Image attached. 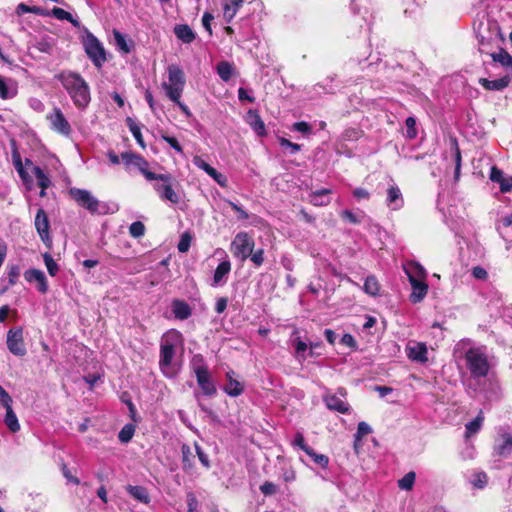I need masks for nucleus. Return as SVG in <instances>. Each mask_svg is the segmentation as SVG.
Returning <instances> with one entry per match:
<instances>
[{
    "mask_svg": "<svg viewBox=\"0 0 512 512\" xmlns=\"http://www.w3.org/2000/svg\"><path fill=\"white\" fill-rule=\"evenodd\" d=\"M6 409V415L4 417V423L8 427V429L16 433L20 430V424L18 422V418L15 414V412L12 409V405L5 407Z\"/></svg>",
    "mask_w": 512,
    "mask_h": 512,
    "instance_id": "30",
    "label": "nucleus"
},
{
    "mask_svg": "<svg viewBox=\"0 0 512 512\" xmlns=\"http://www.w3.org/2000/svg\"><path fill=\"white\" fill-rule=\"evenodd\" d=\"M13 164H14L15 169L17 170L19 176L23 180H26L27 173L25 172V170L23 168L22 161H21L20 155L18 153L13 154Z\"/></svg>",
    "mask_w": 512,
    "mask_h": 512,
    "instance_id": "50",
    "label": "nucleus"
},
{
    "mask_svg": "<svg viewBox=\"0 0 512 512\" xmlns=\"http://www.w3.org/2000/svg\"><path fill=\"white\" fill-rule=\"evenodd\" d=\"M35 228L39 234L41 240L46 244L50 245L52 240L50 236V221L47 213L43 208H39L35 216Z\"/></svg>",
    "mask_w": 512,
    "mask_h": 512,
    "instance_id": "13",
    "label": "nucleus"
},
{
    "mask_svg": "<svg viewBox=\"0 0 512 512\" xmlns=\"http://www.w3.org/2000/svg\"><path fill=\"white\" fill-rule=\"evenodd\" d=\"M43 260L47 268L48 273L51 276H55L59 270L57 263L49 253L43 254Z\"/></svg>",
    "mask_w": 512,
    "mask_h": 512,
    "instance_id": "46",
    "label": "nucleus"
},
{
    "mask_svg": "<svg viewBox=\"0 0 512 512\" xmlns=\"http://www.w3.org/2000/svg\"><path fill=\"white\" fill-rule=\"evenodd\" d=\"M364 291L371 295L376 296L379 292V283L374 276H368L364 282Z\"/></svg>",
    "mask_w": 512,
    "mask_h": 512,
    "instance_id": "39",
    "label": "nucleus"
},
{
    "mask_svg": "<svg viewBox=\"0 0 512 512\" xmlns=\"http://www.w3.org/2000/svg\"><path fill=\"white\" fill-rule=\"evenodd\" d=\"M133 165L139 169V171L148 181H153L154 179H163L162 177H156L157 173L148 170V162L140 155L135 158Z\"/></svg>",
    "mask_w": 512,
    "mask_h": 512,
    "instance_id": "31",
    "label": "nucleus"
},
{
    "mask_svg": "<svg viewBox=\"0 0 512 512\" xmlns=\"http://www.w3.org/2000/svg\"><path fill=\"white\" fill-rule=\"evenodd\" d=\"M163 140L167 142L173 149H175L177 152L182 153V147L179 144L178 140L171 136H163Z\"/></svg>",
    "mask_w": 512,
    "mask_h": 512,
    "instance_id": "63",
    "label": "nucleus"
},
{
    "mask_svg": "<svg viewBox=\"0 0 512 512\" xmlns=\"http://www.w3.org/2000/svg\"><path fill=\"white\" fill-rule=\"evenodd\" d=\"M512 455V434L507 431L499 432L493 446V456L505 459Z\"/></svg>",
    "mask_w": 512,
    "mask_h": 512,
    "instance_id": "11",
    "label": "nucleus"
},
{
    "mask_svg": "<svg viewBox=\"0 0 512 512\" xmlns=\"http://www.w3.org/2000/svg\"><path fill=\"white\" fill-rule=\"evenodd\" d=\"M7 270L8 284L9 286H14L17 283L18 278L21 274V268L18 265H9L7 267Z\"/></svg>",
    "mask_w": 512,
    "mask_h": 512,
    "instance_id": "44",
    "label": "nucleus"
},
{
    "mask_svg": "<svg viewBox=\"0 0 512 512\" xmlns=\"http://www.w3.org/2000/svg\"><path fill=\"white\" fill-rule=\"evenodd\" d=\"M126 490L135 500L144 504H148L150 502V497L145 487L128 485Z\"/></svg>",
    "mask_w": 512,
    "mask_h": 512,
    "instance_id": "27",
    "label": "nucleus"
},
{
    "mask_svg": "<svg viewBox=\"0 0 512 512\" xmlns=\"http://www.w3.org/2000/svg\"><path fill=\"white\" fill-rule=\"evenodd\" d=\"M406 127H407V137L409 139H413L417 135L416 131V120L413 117H408L405 121Z\"/></svg>",
    "mask_w": 512,
    "mask_h": 512,
    "instance_id": "52",
    "label": "nucleus"
},
{
    "mask_svg": "<svg viewBox=\"0 0 512 512\" xmlns=\"http://www.w3.org/2000/svg\"><path fill=\"white\" fill-rule=\"evenodd\" d=\"M479 83L487 90L500 91L509 85L510 78L508 76H504L496 80L480 78Z\"/></svg>",
    "mask_w": 512,
    "mask_h": 512,
    "instance_id": "24",
    "label": "nucleus"
},
{
    "mask_svg": "<svg viewBox=\"0 0 512 512\" xmlns=\"http://www.w3.org/2000/svg\"><path fill=\"white\" fill-rule=\"evenodd\" d=\"M135 432V427L132 424H126L118 434V438L122 443H128Z\"/></svg>",
    "mask_w": 512,
    "mask_h": 512,
    "instance_id": "43",
    "label": "nucleus"
},
{
    "mask_svg": "<svg viewBox=\"0 0 512 512\" xmlns=\"http://www.w3.org/2000/svg\"><path fill=\"white\" fill-rule=\"evenodd\" d=\"M114 39L116 42L117 47L123 51L124 53H128L130 51V48L128 46V43L125 39V37L118 31H114Z\"/></svg>",
    "mask_w": 512,
    "mask_h": 512,
    "instance_id": "49",
    "label": "nucleus"
},
{
    "mask_svg": "<svg viewBox=\"0 0 512 512\" xmlns=\"http://www.w3.org/2000/svg\"><path fill=\"white\" fill-rule=\"evenodd\" d=\"M191 366L196 375L197 383L203 393L207 396L214 395L216 393V388L210 379L208 368L204 363L202 355H194L191 360Z\"/></svg>",
    "mask_w": 512,
    "mask_h": 512,
    "instance_id": "5",
    "label": "nucleus"
},
{
    "mask_svg": "<svg viewBox=\"0 0 512 512\" xmlns=\"http://www.w3.org/2000/svg\"><path fill=\"white\" fill-rule=\"evenodd\" d=\"M371 432H372V429L368 423H366V422L358 423L357 433H356L357 438H361L365 435L370 434Z\"/></svg>",
    "mask_w": 512,
    "mask_h": 512,
    "instance_id": "57",
    "label": "nucleus"
},
{
    "mask_svg": "<svg viewBox=\"0 0 512 512\" xmlns=\"http://www.w3.org/2000/svg\"><path fill=\"white\" fill-rule=\"evenodd\" d=\"M18 93L17 82L13 79H5L0 75V98L3 100L12 99Z\"/></svg>",
    "mask_w": 512,
    "mask_h": 512,
    "instance_id": "20",
    "label": "nucleus"
},
{
    "mask_svg": "<svg viewBox=\"0 0 512 512\" xmlns=\"http://www.w3.org/2000/svg\"><path fill=\"white\" fill-rule=\"evenodd\" d=\"M182 342V334L175 329L167 331L161 338L159 367L166 377H174L177 373L173 359L175 357L176 348L181 346Z\"/></svg>",
    "mask_w": 512,
    "mask_h": 512,
    "instance_id": "3",
    "label": "nucleus"
},
{
    "mask_svg": "<svg viewBox=\"0 0 512 512\" xmlns=\"http://www.w3.org/2000/svg\"><path fill=\"white\" fill-rule=\"evenodd\" d=\"M293 445L299 447L301 450H303L305 453L311 448L305 443L304 436L302 433L298 432L295 435Z\"/></svg>",
    "mask_w": 512,
    "mask_h": 512,
    "instance_id": "55",
    "label": "nucleus"
},
{
    "mask_svg": "<svg viewBox=\"0 0 512 512\" xmlns=\"http://www.w3.org/2000/svg\"><path fill=\"white\" fill-rule=\"evenodd\" d=\"M345 397L346 390L339 388L336 393H326L323 396V401L328 409L345 414L349 410V404L344 400Z\"/></svg>",
    "mask_w": 512,
    "mask_h": 512,
    "instance_id": "10",
    "label": "nucleus"
},
{
    "mask_svg": "<svg viewBox=\"0 0 512 512\" xmlns=\"http://www.w3.org/2000/svg\"><path fill=\"white\" fill-rule=\"evenodd\" d=\"M329 193H330V190H328V189H322V190L316 191V192L312 193L310 202L315 206L327 205L330 202L329 197H328Z\"/></svg>",
    "mask_w": 512,
    "mask_h": 512,
    "instance_id": "34",
    "label": "nucleus"
},
{
    "mask_svg": "<svg viewBox=\"0 0 512 512\" xmlns=\"http://www.w3.org/2000/svg\"><path fill=\"white\" fill-rule=\"evenodd\" d=\"M172 310L177 319L185 320L191 316L190 306L181 300H174L172 303Z\"/></svg>",
    "mask_w": 512,
    "mask_h": 512,
    "instance_id": "26",
    "label": "nucleus"
},
{
    "mask_svg": "<svg viewBox=\"0 0 512 512\" xmlns=\"http://www.w3.org/2000/svg\"><path fill=\"white\" fill-rule=\"evenodd\" d=\"M70 196L77 202V204L91 213H104L102 209L105 205H102L100 201L95 198L90 191L79 188H71L69 190Z\"/></svg>",
    "mask_w": 512,
    "mask_h": 512,
    "instance_id": "7",
    "label": "nucleus"
},
{
    "mask_svg": "<svg viewBox=\"0 0 512 512\" xmlns=\"http://www.w3.org/2000/svg\"><path fill=\"white\" fill-rule=\"evenodd\" d=\"M406 354L413 362L426 363L428 361V349L424 342H408L406 345Z\"/></svg>",
    "mask_w": 512,
    "mask_h": 512,
    "instance_id": "14",
    "label": "nucleus"
},
{
    "mask_svg": "<svg viewBox=\"0 0 512 512\" xmlns=\"http://www.w3.org/2000/svg\"><path fill=\"white\" fill-rule=\"evenodd\" d=\"M32 172L37 179L38 185L43 188V190H46L51 184L49 177L39 166H33Z\"/></svg>",
    "mask_w": 512,
    "mask_h": 512,
    "instance_id": "36",
    "label": "nucleus"
},
{
    "mask_svg": "<svg viewBox=\"0 0 512 512\" xmlns=\"http://www.w3.org/2000/svg\"><path fill=\"white\" fill-rule=\"evenodd\" d=\"M227 304H228V299L225 298V297H221L217 300L216 302V305H215V311L218 313V314H221L223 313L226 308H227Z\"/></svg>",
    "mask_w": 512,
    "mask_h": 512,
    "instance_id": "64",
    "label": "nucleus"
},
{
    "mask_svg": "<svg viewBox=\"0 0 512 512\" xmlns=\"http://www.w3.org/2000/svg\"><path fill=\"white\" fill-rule=\"evenodd\" d=\"M410 284L412 286L410 301L414 304L421 302L428 292L427 283L425 282V280H413L410 282Z\"/></svg>",
    "mask_w": 512,
    "mask_h": 512,
    "instance_id": "21",
    "label": "nucleus"
},
{
    "mask_svg": "<svg viewBox=\"0 0 512 512\" xmlns=\"http://www.w3.org/2000/svg\"><path fill=\"white\" fill-rule=\"evenodd\" d=\"M61 470H62V473H63V476L66 478V480L68 482H71L75 485H79L80 484V480L73 476L70 469L67 467L66 464H63L62 467H61Z\"/></svg>",
    "mask_w": 512,
    "mask_h": 512,
    "instance_id": "58",
    "label": "nucleus"
},
{
    "mask_svg": "<svg viewBox=\"0 0 512 512\" xmlns=\"http://www.w3.org/2000/svg\"><path fill=\"white\" fill-rule=\"evenodd\" d=\"M156 177L163 178L153 180V188L158 193L159 197L162 200L171 202L172 204H178L180 197L172 188V176L170 174H157Z\"/></svg>",
    "mask_w": 512,
    "mask_h": 512,
    "instance_id": "8",
    "label": "nucleus"
},
{
    "mask_svg": "<svg viewBox=\"0 0 512 512\" xmlns=\"http://www.w3.org/2000/svg\"><path fill=\"white\" fill-rule=\"evenodd\" d=\"M174 33L177 38L187 44L193 42L195 39V33L188 25H176Z\"/></svg>",
    "mask_w": 512,
    "mask_h": 512,
    "instance_id": "29",
    "label": "nucleus"
},
{
    "mask_svg": "<svg viewBox=\"0 0 512 512\" xmlns=\"http://www.w3.org/2000/svg\"><path fill=\"white\" fill-rule=\"evenodd\" d=\"M187 506L188 512H198V500L196 496L191 492L187 494Z\"/></svg>",
    "mask_w": 512,
    "mask_h": 512,
    "instance_id": "59",
    "label": "nucleus"
},
{
    "mask_svg": "<svg viewBox=\"0 0 512 512\" xmlns=\"http://www.w3.org/2000/svg\"><path fill=\"white\" fill-rule=\"evenodd\" d=\"M279 144L283 148H289L291 154H295L298 151H300V149H301V146L299 144L293 143V142H291L288 139L283 138V137L279 138Z\"/></svg>",
    "mask_w": 512,
    "mask_h": 512,
    "instance_id": "53",
    "label": "nucleus"
},
{
    "mask_svg": "<svg viewBox=\"0 0 512 512\" xmlns=\"http://www.w3.org/2000/svg\"><path fill=\"white\" fill-rule=\"evenodd\" d=\"M181 453L183 469H191L193 466L192 460L194 458L191 448L187 444H183L181 447Z\"/></svg>",
    "mask_w": 512,
    "mask_h": 512,
    "instance_id": "38",
    "label": "nucleus"
},
{
    "mask_svg": "<svg viewBox=\"0 0 512 512\" xmlns=\"http://www.w3.org/2000/svg\"><path fill=\"white\" fill-rule=\"evenodd\" d=\"M195 451L201 464L207 469L210 468V461L208 455L202 450L200 445H198L197 443H195Z\"/></svg>",
    "mask_w": 512,
    "mask_h": 512,
    "instance_id": "54",
    "label": "nucleus"
},
{
    "mask_svg": "<svg viewBox=\"0 0 512 512\" xmlns=\"http://www.w3.org/2000/svg\"><path fill=\"white\" fill-rule=\"evenodd\" d=\"M73 104L80 110H85L91 102L90 87L85 79L73 71H62L56 75Z\"/></svg>",
    "mask_w": 512,
    "mask_h": 512,
    "instance_id": "1",
    "label": "nucleus"
},
{
    "mask_svg": "<svg viewBox=\"0 0 512 512\" xmlns=\"http://www.w3.org/2000/svg\"><path fill=\"white\" fill-rule=\"evenodd\" d=\"M191 241H192V236L189 232H184L181 237H180V241L178 243V251L180 253H186L189 248H190V245H191Z\"/></svg>",
    "mask_w": 512,
    "mask_h": 512,
    "instance_id": "47",
    "label": "nucleus"
},
{
    "mask_svg": "<svg viewBox=\"0 0 512 512\" xmlns=\"http://www.w3.org/2000/svg\"><path fill=\"white\" fill-rule=\"evenodd\" d=\"M250 259L257 267L261 266L264 262V250L258 249L257 251L252 252Z\"/></svg>",
    "mask_w": 512,
    "mask_h": 512,
    "instance_id": "56",
    "label": "nucleus"
},
{
    "mask_svg": "<svg viewBox=\"0 0 512 512\" xmlns=\"http://www.w3.org/2000/svg\"><path fill=\"white\" fill-rule=\"evenodd\" d=\"M416 474L408 472L399 481L398 486L402 490H411L415 482Z\"/></svg>",
    "mask_w": 512,
    "mask_h": 512,
    "instance_id": "42",
    "label": "nucleus"
},
{
    "mask_svg": "<svg viewBox=\"0 0 512 512\" xmlns=\"http://www.w3.org/2000/svg\"><path fill=\"white\" fill-rule=\"evenodd\" d=\"M24 278L27 282H36L37 289L41 293H46L48 291V283L43 271L39 269H29L25 271Z\"/></svg>",
    "mask_w": 512,
    "mask_h": 512,
    "instance_id": "18",
    "label": "nucleus"
},
{
    "mask_svg": "<svg viewBox=\"0 0 512 512\" xmlns=\"http://www.w3.org/2000/svg\"><path fill=\"white\" fill-rule=\"evenodd\" d=\"M492 59L495 62H499L502 66L510 69L512 72V56L504 49H500L497 53L491 54Z\"/></svg>",
    "mask_w": 512,
    "mask_h": 512,
    "instance_id": "32",
    "label": "nucleus"
},
{
    "mask_svg": "<svg viewBox=\"0 0 512 512\" xmlns=\"http://www.w3.org/2000/svg\"><path fill=\"white\" fill-rule=\"evenodd\" d=\"M489 177L492 182L499 184L502 193H507L512 190V176L505 175L504 172L496 166L491 168Z\"/></svg>",
    "mask_w": 512,
    "mask_h": 512,
    "instance_id": "16",
    "label": "nucleus"
},
{
    "mask_svg": "<svg viewBox=\"0 0 512 512\" xmlns=\"http://www.w3.org/2000/svg\"><path fill=\"white\" fill-rule=\"evenodd\" d=\"M247 122L249 123L251 128L257 133V135H265V124L257 112L250 110L247 113Z\"/></svg>",
    "mask_w": 512,
    "mask_h": 512,
    "instance_id": "25",
    "label": "nucleus"
},
{
    "mask_svg": "<svg viewBox=\"0 0 512 512\" xmlns=\"http://www.w3.org/2000/svg\"><path fill=\"white\" fill-rule=\"evenodd\" d=\"M169 82L162 83V88L166 91V95L173 102H178L181 98L184 86L185 76L183 70L177 65L168 67Z\"/></svg>",
    "mask_w": 512,
    "mask_h": 512,
    "instance_id": "4",
    "label": "nucleus"
},
{
    "mask_svg": "<svg viewBox=\"0 0 512 512\" xmlns=\"http://www.w3.org/2000/svg\"><path fill=\"white\" fill-rule=\"evenodd\" d=\"M127 126L132 133L133 137L141 147H145L144 140L141 134L139 125L130 117L126 119Z\"/></svg>",
    "mask_w": 512,
    "mask_h": 512,
    "instance_id": "35",
    "label": "nucleus"
},
{
    "mask_svg": "<svg viewBox=\"0 0 512 512\" xmlns=\"http://www.w3.org/2000/svg\"><path fill=\"white\" fill-rule=\"evenodd\" d=\"M254 239L247 232H239L231 242L230 250L234 257L245 261L253 252Z\"/></svg>",
    "mask_w": 512,
    "mask_h": 512,
    "instance_id": "6",
    "label": "nucleus"
},
{
    "mask_svg": "<svg viewBox=\"0 0 512 512\" xmlns=\"http://www.w3.org/2000/svg\"><path fill=\"white\" fill-rule=\"evenodd\" d=\"M0 404L3 407H7L12 404L11 396L5 391V389L1 385H0Z\"/></svg>",
    "mask_w": 512,
    "mask_h": 512,
    "instance_id": "60",
    "label": "nucleus"
},
{
    "mask_svg": "<svg viewBox=\"0 0 512 512\" xmlns=\"http://www.w3.org/2000/svg\"><path fill=\"white\" fill-rule=\"evenodd\" d=\"M223 7V17L226 22H231L237 14L238 10L242 7L243 0H221Z\"/></svg>",
    "mask_w": 512,
    "mask_h": 512,
    "instance_id": "22",
    "label": "nucleus"
},
{
    "mask_svg": "<svg viewBox=\"0 0 512 512\" xmlns=\"http://www.w3.org/2000/svg\"><path fill=\"white\" fill-rule=\"evenodd\" d=\"M233 72L234 68L231 63L227 61H221L218 63L217 73L223 81L228 82L231 79Z\"/></svg>",
    "mask_w": 512,
    "mask_h": 512,
    "instance_id": "33",
    "label": "nucleus"
},
{
    "mask_svg": "<svg viewBox=\"0 0 512 512\" xmlns=\"http://www.w3.org/2000/svg\"><path fill=\"white\" fill-rule=\"evenodd\" d=\"M487 481H488V477H487L486 473L477 472V473L473 474V478L471 479L470 482L473 485V487L482 489L486 486Z\"/></svg>",
    "mask_w": 512,
    "mask_h": 512,
    "instance_id": "45",
    "label": "nucleus"
},
{
    "mask_svg": "<svg viewBox=\"0 0 512 512\" xmlns=\"http://www.w3.org/2000/svg\"><path fill=\"white\" fill-rule=\"evenodd\" d=\"M7 347L15 356H24L27 353L25 348L23 331L21 328L11 329L7 333Z\"/></svg>",
    "mask_w": 512,
    "mask_h": 512,
    "instance_id": "12",
    "label": "nucleus"
},
{
    "mask_svg": "<svg viewBox=\"0 0 512 512\" xmlns=\"http://www.w3.org/2000/svg\"><path fill=\"white\" fill-rule=\"evenodd\" d=\"M227 203L232 207V209L238 213V219L240 220H246L248 219L249 215L248 213L243 210L240 206H238L236 203L232 201H227Z\"/></svg>",
    "mask_w": 512,
    "mask_h": 512,
    "instance_id": "61",
    "label": "nucleus"
},
{
    "mask_svg": "<svg viewBox=\"0 0 512 512\" xmlns=\"http://www.w3.org/2000/svg\"><path fill=\"white\" fill-rule=\"evenodd\" d=\"M51 14L58 20H66L72 23L74 26H78V21L75 20L71 13L65 11L62 8L54 7L51 11Z\"/></svg>",
    "mask_w": 512,
    "mask_h": 512,
    "instance_id": "37",
    "label": "nucleus"
},
{
    "mask_svg": "<svg viewBox=\"0 0 512 512\" xmlns=\"http://www.w3.org/2000/svg\"><path fill=\"white\" fill-rule=\"evenodd\" d=\"M472 275L476 279L485 280L488 276V273L484 268H482L480 266H476L472 269Z\"/></svg>",
    "mask_w": 512,
    "mask_h": 512,
    "instance_id": "62",
    "label": "nucleus"
},
{
    "mask_svg": "<svg viewBox=\"0 0 512 512\" xmlns=\"http://www.w3.org/2000/svg\"><path fill=\"white\" fill-rule=\"evenodd\" d=\"M84 46L85 51L93 64L98 68L102 67L107 58L104 47L99 40L95 36L89 35Z\"/></svg>",
    "mask_w": 512,
    "mask_h": 512,
    "instance_id": "9",
    "label": "nucleus"
},
{
    "mask_svg": "<svg viewBox=\"0 0 512 512\" xmlns=\"http://www.w3.org/2000/svg\"><path fill=\"white\" fill-rule=\"evenodd\" d=\"M129 233L134 238H140L145 234V225L140 221H135L130 225Z\"/></svg>",
    "mask_w": 512,
    "mask_h": 512,
    "instance_id": "48",
    "label": "nucleus"
},
{
    "mask_svg": "<svg viewBox=\"0 0 512 512\" xmlns=\"http://www.w3.org/2000/svg\"><path fill=\"white\" fill-rule=\"evenodd\" d=\"M231 271V263L229 260L222 261L215 269L212 286H218L225 282V278Z\"/></svg>",
    "mask_w": 512,
    "mask_h": 512,
    "instance_id": "23",
    "label": "nucleus"
},
{
    "mask_svg": "<svg viewBox=\"0 0 512 512\" xmlns=\"http://www.w3.org/2000/svg\"><path fill=\"white\" fill-rule=\"evenodd\" d=\"M387 206L392 210H399L404 205L401 190L395 185L389 186L387 189Z\"/></svg>",
    "mask_w": 512,
    "mask_h": 512,
    "instance_id": "19",
    "label": "nucleus"
},
{
    "mask_svg": "<svg viewBox=\"0 0 512 512\" xmlns=\"http://www.w3.org/2000/svg\"><path fill=\"white\" fill-rule=\"evenodd\" d=\"M233 374V371L227 372L226 376L228 378V383L226 384L224 390L228 395L236 397L243 392V387L239 381L233 379Z\"/></svg>",
    "mask_w": 512,
    "mask_h": 512,
    "instance_id": "28",
    "label": "nucleus"
},
{
    "mask_svg": "<svg viewBox=\"0 0 512 512\" xmlns=\"http://www.w3.org/2000/svg\"><path fill=\"white\" fill-rule=\"evenodd\" d=\"M456 351H462L466 367L474 379L484 378L488 375L490 364L484 346H471L470 340H462L456 345Z\"/></svg>",
    "mask_w": 512,
    "mask_h": 512,
    "instance_id": "2",
    "label": "nucleus"
},
{
    "mask_svg": "<svg viewBox=\"0 0 512 512\" xmlns=\"http://www.w3.org/2000/svg\"><path fill=\"white\" fill-rule=\"evenodd\" d=\"M47 118L50 121L53 130L64 136H69L71 134V126L59 108H55L53 113L48 115Z\"/></svg>",
    "mask_w": 512,
    "mask_h": 512,
    "instance_id": "15",
    "label": "nucleus"
},
{
    "mask_svg": "<svg viewBox=\"0 0 512 512\" xmlns=\"http://www.w3.org/2000/svg\"><path fill=\"white\" fill-rule=\"evenodd\" d=\"M483 420H484V417H483L482 413L480 412L479 415L474 420L468 422L465 426L467 435L469 436V435L477 433L481 428Z\"/></svg>",
    "mask_w": 512,
    "mask_h": 512,
    "instance_id": "41",
    "label": "nucleus"
},
{
    "mask_svg": "<svg viewBox=\"0 0 512 512\" xmlns=\"http://www.w3.org/2000/svg\"><path fill=\"white\" fill-rule=\"evenodd\" d=\"M306 454L313 460V462L322 468H327L329 464V458L324 454H318L314 449L310 448Z\"/></svg>",
    "mask_w": 512,
    "mask_h": 512,
    "instance_id": "40",
    "label": "nucleus"
},
{
    "mask_svg": "<svg viewBox=\"0 0 512 512\" xmlns=\"http://www.w3.org/2000/svg\"><path fill=\"white\" fill-rule=\"evenodd\" d=\"M403 269L409 279L411 281L417 280H425L427 277V272L425 268L416 261H408L403 265Z\"/></svg>",
    "mask_w": 512,
    "mask_h": 512,
    "instance_id": "17",
    "label": "nucleus"
},
{
    "mask_svg": "<svg viewBox=\"0 0 512 512\" xmlns=\"http://www.w3.org/2000/svg\"><path fill=\"white\" fill-rule=\"evenodd\" d=\"M260 491H261V492H262V494H264L265 496H270V495L275 494V493L278 491V487H277V485H275V484H274V483H272V482L265 481V482L260 486Z\"/></svg>",
    "mask_w": 512,
    "mask_h": 512,
    "instance_id": "51",
    "label": "nucleus"
}]
</instances>
